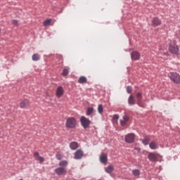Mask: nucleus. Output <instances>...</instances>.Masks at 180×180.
Returning <instances> with one entry per match:
<instances>
[{
	"instance_id": "nucleus-1",
	"label": "nucleus",
	"mask_w": 180,
	"mask_h": 180,
	"mask_svg": "<svg viewBox=\"0 0 180 180\" xmlns=\"http://www.w3.org/2000/svg\"><path fill=\"white\" fill-rule=\"evenodd\" d=\"M78 122H77V119L74 117H69L66 119L65 122V127L67 129H75Z\"/></svg>"
},
{
	"instance_id": "nucleus-2",
	"label": "nucleus",
	"mask_w": 180,
	"mask_h": 180,
	"mask_svg": "<svg viewBox=\"0 0 180 180\" xmlns=\"http://www.w3.org/2000/svg\"><path fill=\"white\" fill-rule=\"evenodd\" d=\"M80 123L84 129H88L91 124V120L84 116H82L80 118Z\"/></svg>"
},
{
	"instance_id": "nucleus-3",
	"label": "nucleus",
	"mask_w": 180,
	"mask_h": 180,
	"mask_svg": "<svg viewBox=\"0 0 180 180\" xmlns=\"http://www.w3.org/2000/svg\"><path fill=\"white\" fill-rule=\"evenodd\" d=\"M169 51L172 53V54H179V48L176 44H170L169 47Z\"/></svg>"
},
{
	"instance_id": "nucleus-4",
	"label": "nucleus",
	"mask_w": 180,
	"mask_h": 180,
	"mask_svg": "<svg viewBox=\"0 0 180 180\" xmlns=\"http://www.w3.org/2000/svg\"><path fill=\"white\" fill-rule=\"evenodd\" d=\"M135 137H136V135L134 133L127 134L125 136L126 143H134Z\"/></svg>"
},
{
	"instance_id": "nucleus-5",
	"label": "nucleus",
	"mask_w": 180,
	"mask_h": 180,
	"mask_svg": "<svg viewBox=\"0 0 180 180\" xmlns=\"http://www.w3.org/2000/svg\"><path fill=\"white\" fill-rule=\"evenodd\" d=\"M56 98H61V96L64 95V88H63L61 86H58L56 91Z\"/></svg>"
},
{
	"instance_id": "nucleus-6",
	"label": "nucleus",
	"mask_w": 180,
	"mask_h": 180,
	"mask_svg": "<svg viewBox=\"0 0 180 180\" xmlns=\"http://www.w3.org/2000/svg\"><path fill=\"white\" fill-rule=\"evenodd\" d=\"M130 120V117L127 115V114H125L122 117V120H120V124L121 126L124 127L127 124V122Z\"/></svg>"
},
{
	"instance_id": "nucleus-7",
	"label": "nucleus",
	"mask_w": 180,
	"mask_h": 180,
	"mask_svg": "<svg viewBox=\"0 0 180 180\" xmlns=\"http://www.w3.org/2000/svg\"><path fill=\"white\" fill-rule=\"evenodd\" d=\"M57 175H65L67 174V169L65 167H58L55 169Z\"/></svg>"
},
{
	"instance_id": "nucleus-8",
	"label": "nucleus",
	"mask_w": 180,
	"mask_h": 180,
	"mask_svg": "<svg viewBox=\"0 0 180 180\" xmlns=\"http://www.w3.org/2000/svg\"><path fill=\"white\" fill-rule=\"evenodd\" d=\"M136 96L137 99V105L140 108H144V105H143V104L141 103V100L143 99V95L141 94V93L140 92L136 93Z\"/></svg>"
},
{
	"instance_id": "nucleus-9",
	"label": "nucleus",
	"mask_w": 180,
	"mask_h": 180,
	"mask_svg": "<svg viewBox=\"0 0 180 180\" xmlns=\"http://www.w3.org/2000/svg\"><path fill=\"white\" fill-rule=\"evenodd\" d=\"M140 53L137 52L136 51H132L131 53V58L134 61H137V60H140Z\"/></svg>"
},
{
	"instance_id": "nucleus-10",
	"label": "nucleus",
	"mask_w": 180,
	"mask_h": 180,
	"mask_svg": "<svg viewBox=\"0 0 180 180\" xmlns=\"http://www.w3.org/2000/svg\"><path fill=\"white\" fill-rule=\"evenodd\" d=\"M30 105V101L27 99L21 100L20 103V108L23 109V108H27Z\"/></svg>"
},
{
	"instance_id": "nucleus-11",
	"label": "nucleus",
	"mask_w": 180,
	"mask_h": 180,
	"mask_svg": "<svg viewBox=\"0 0 180 180\" xmlns=\"http://www.w3.org/2000/svg\"><path fill=\"white\" fill-rule=\"evenodd\" d=\"M84 157V152L79 149L75 153V160H81Z\"/></svg>"
},
{
	"instance_id": "nucleus-12",
	"label": "nucleus",
	"mask_w": 180,
	"mask_h": 180,
	"mask_svg": "<svg viewBox=\"0 0 180 180\" xmlns=\"http://www.w3.org/2000/svg\"><path fill=\"white\" fill-rule=\"evenodd\" d=\"M99 160L101 164H106V162H108V155L105 153H101L99 158Z\"/></svg>"
},
{
	"instance_id": "nucleus-13",
	"label": "nucleus",
	"mask_w": 180,
	"mask_h": 180,
	"mask_svg": "<svg viewBox=\"0 0 180 180\" xmlns=\"http://www.w3.org/2000/svg\"><path fill=\"white\" fill-rule=\"evenodd\" d=\"M148 158L152 162H155L156 161H158V158L157 157V155L153 153H150L148 154Z\"/></svg>"
},
{
	"instance_id": "nucleus-14",
	"label": "nucleus",
	"mask_w": 180,
	"mask_h": 180,
	"mask_svg": "<svg viewBox=\"0 0 180 180\" xmlns=\"http://www.w3.org/2000/svg\"><path fill=\"white\" fill-rule=\"evenodd\" d=\"M34 157L37 161H39L40 163L44 162V158L40 156L38 152L34 153Z\"/></svg>"
},
{
	"instance_id": "nucleus-15",
	"label": "nucleus",
	"mask_w": 180,
	"mask_h": 180,
	"mask_svg": "<svg viewBox=\"0 0 180 180\" xmlns=\"http://www.w3.org/2000/svg\"><path fill=\"white\" fill-rule=\"evenodd\" d=\"M161 20L158 18L155 17L152 20L153 26H160L161 25Z\"/></svg>"
},
{
	"instance_id": "nucleus-16",
	"label": "nucleus",
	"mask_w": 180,
	"mask_h": 180,
	"mask_svg": "<svg viewBox=\"0 0 180 180\" xmlns=\"http://www.w3.org/2000/svg\"><path fill=\"white\" fill-rule=\"evenodd\" d=\"M128 103L131 105H136V99L134 98V96H133V95L129 96L128 98Z\"/></svg>"
},
{
	"instance_id": "nucleus-17",
	"label": "nucleus",
	"mask_w": 180,
	"mask_h": 180,
	"mask_svg": "<svg viewBox=\"0 0 180 180\" xmlns=\"http://www.w3.org/2000/svg\"><path fill=\"white\" fill-rule=\"evenodd\" d=\"M149 147L151 150H157L158 148V144L155 141H152L149 143Z\"/></svg>"
},
{
	"instance_id": "nucleus-18",
	"label": "nucleus",
	"mask_w": 180,
	"mask_h": 180,
	"mask_svg": "<svg viewBox=\"0 0 180 180\" xmlns=\"http://www.w3.org/2000/svg\"><path fill=\"white\" fill-rule=\"evenodd\" d=\"M114 169L115 167H113V165H110L105 168V172H107V174H112Z\"/></svg>"
},
{
	"instance_id": "nucleus-19",
	"label": "nucleus",
	"mask_w": 180,
	"mask_h": 180,
	"mask_svg": "<svg viewBox=\"0 0 180 180\" xmlns=\"http://www.w3.org/2000/svg\"><path fill=\"white\" fill-rule=\"evenodd\" d=\"M87 81L88 79L85 76H81L78 79L79 84H86Z\"/></svg>"
},
{
	"instance_id": "nucleus-20",
	"label": "nucleus",
	"mask_w": 180,
	"mask_h": 180,
	"mask_svg": "<svg viewBox=\"0 0 180 180\" xmlns=\"http://www.w3.org/2000/svg\"><path fill=\"white\" fill-rule=\"evenodd\" d=\"M70 147L71 150H77L78 148V143L73 141L70 143Z\"/></svg>"
},
{
	"instance_id": "nucleus-21",
	"label": "nucleus",
	"mask_w": 180,
	"mask_h": 180,
	"mask_svg": "<svg viewBox=\"0 0 180 180\" xmlns=\"http://www.w3.org/2000/svg\"><path fill=\"white\" fill-rule=\"evenodd\" d=\"M39 60H40V55H39V53H34L32 55L33 61H39Z\"/></svg>"
},
{
	"instance_id": "nucleus-22",
	"label": "nucleus",
	"mask_w": 180,
	"mask_h": 180,
	"mask_svg": "<svg viewBox=\"0 0 180 180\" xmlns=\"http://www.w3.org/2000/svg\"><path fill=\"white\" fill-rule=\"evenodd\" d=\"M59 165L60 167L64 168V167H67L68 165V162L66 160H62L59 162Z\"/></svg>"
},
{
	"instance_id": "nucleus-23",
	"label": "nucleus",
	"mask_w": 180,
	"mask_h": 180,
	"mask_svg": "<svg viewBox=\"0 0 180 180\" xmlns=\"http://www.w3.org/2000/svg\"><path fill=\"white\" fill-rule=\"evenodd\" d=\"M142 143H143V144H144V146L148 145V143H150V138L148 137V136H146V137L142 140Z\"/></svg>"
},
{
	"instance_id": "nucleus-24",
	"label": "nucleus",
	"mask_w": 180,
	"mask_h": 180,
	"mask_svg": "<svg viewBox=\"0 0 180 180\" xmlns=\"http://www.w3.org/2000/svg\"><path fill=\"white\" fill-rule=\"evenodd\" d=\"M92 113H94V108H89L86 111V115L90 116Z\"/></svg>"
},
{
	"instance_id": "nucleus-25",
	"label": "nucleus",
	"mask_w": 180,
	"mask_h": 180,
	"mask_svg": "<svg viewBox=\"0 0 180 180\" xmlns=\"http://www.w3.org/2000/svg\"><path fill=\"white\" fill-rule=\"evenodd\" d=\"M98 112L100 114L103 113V106L102 105V104L98 105Z\"/></svg>"
},
{
	"instance_id": "nucleus-26",
	"label": "nucleus",
	"mask_w": 180,
	"mask_h": 180,
	"mask_svg": "<svg viewBox=\"0 0 180 180\" xmlns=\"http://www.w3.org/2000/svg\"><path fill=\"white\" fill-rule=\"evenodd\" d=\"M132 174L134 176L139 177V175H140V170L134 169L132 171Z\"/></svg>"
},
{
	"instance_id": "nucleus-27",
	"label": "nucleus",
	"mask_w": 180,
	"mask_h": 180,
	"mask_svg": "<svg viewBox=\"0 0 180 180\" xmlns=\"http://www.w3.org/2000/svg\"><path fill=\"white\" fill-rule=\"evenodd\" d=\"M51 23V19H47L44 22V26H50Z\"/></svg>"
},
{
	"instance_id": "nucleus-28",
	"label": "nucleus",
	"mask_w": 180,
	"mask_h": 180,
	"mask_svg": "<svg viewBox=\"0 0 180 180\" xmlns=\"http://www.w3.org/2000/svg\"><path fill=\"white\" fill-rule=\"evenodd\" d=\"M112 120L114 122H117V120H119V115H117V114L114 115Z\"/></svg>"
},
{
	"instance_id": "nucleus-29",
	"label": "nucleus",
	"mask_w": 180,
	"mask_h": 180,
	"mask_svg": "<svg viewBox=\"0 0 180 180\" xmlns=\"http://www.w3.org/2000/svg\"><path fill=\"white\" fill-rule=\"evenodd\" d=\"M62 75H63V77L68 75V69H64Z\"/></svg>"
},
{
	"instance_id": "nucleus-30",
	"label": "nucleus",
	"mask_w": 180,
	"mask_h": 180,
	"mask_svg": "<svg viewBox=\"0 0 180 180\" xmlns=\"http://www.w3.org/2000/svg\"><path fill=\"white\" fill-rule=\"evenodd\" d=\"M133 91V89H131V86H128L127 87V94H131V91Z\"/></svg>"
},
{
	"instance_id": "nucleus-31",
	"label": "nucleus",
	"mask_w": 180,
	"mask_h": 180,
	"mask_svg": "<svg viewBox=\"0 0 180 180\" xmlns=\"http://www.w3.org/2000/svg\"><path fill=\"white\" fill-rule=\"evenodd\" d=\"M11 23H13L15 26H19V23L18 22V20H13L11 21Z\"/></svg>"
},
{
	"instance_id": "nucleus-32",
	"label": "nucleus",
	"mask_w": 180,
	"mask_h": 180,
	"mask_svg": "<svg viewBox=\"0 0 180 180\" xmlns=\"http://www.w3.org/2000/svg\"><path fill=\"white\" fill-rule=\"evenodd\" d=\"M56 158H57V160H63V155H61L60 154H57L56 155Z\"/></svg>"
}]
</instances>
